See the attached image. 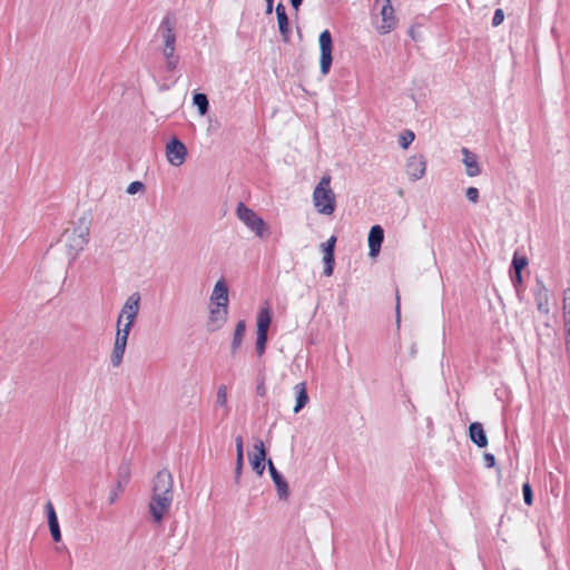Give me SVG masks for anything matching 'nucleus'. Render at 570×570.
I'll return each instance as SVG.
<instances>
[{"mask_svg":"<svg viewBox=\"0 0 570 570\" xmlns=\"http://www.w3.org/2000/svg\"><path fill=\"white\" fill-rule=\"evenodd\" d=\"M469 435L471 441L479 448H485L488 445V438L481 423H471L469 428Z\"/></svg>","mask_w":570,"mask_h":570,"instance_id":"23","label":"nucleus"},{"mask_svg":"<svg viewBox=\"0 0 570 570\" xmlns=\"http://www.w3.org/2000/svg\"><path fill=\"white\" fill-rule=\"evenodd\" d=\"M266 1V13L267 14H271L272 11H273V3H274V0H265Z\"/></svg>","mask_w":570,"mask_h":570,"instance_id":"44","label":"nucleus"},{"mask_svg":"<svg viewBox=\"0 0 570 570\" xmlns=\"http://www.w3.org/2000/svg\"><path fill=\"white\" fill-rule=\"evenodd\" d=\"M266 343H267V336L266 335H257V338H256V352H257V354L259 356L264 354L265 347H266Z\"/></svg>","mask_w":570,"mask_h":570,"instance_id":"35","label":"nucleus"},{"mask_svg":"<svg viewBox=\"0 0 570 570\" xmlns=\"http://www.w3.org/2000/svg\"><path fill=\"white\" fill-rule=\"evenodd\" d=\"M176 17L170 12L166 13L156 32V38L161 41V47L176 46Z\"/></svg>","mask_w":570,"mask_h":570,"instance_id":"6","label":"nucleus"},{"mask_svg":"<svg viewBox=\"0 0 570 570\" xmlns=\"http://www.w3.org/2000/svg\"><path fill=\"white\" fill-rule=\"evenodd\" d=\"M276 17L278 22V29L283 37V40L287 42L289 40L291 30L288 24V18L284 4L278 3L276 7Z\"/></svg>","mask_w":570,"mask_h":570,"instance_id":"21","label":"nucleus"},{"mask_svg":"<svg viewBox=\"0 0 570 570\" xmlns=\"http://www.w3.org/2000/svg\"><path fill=\"white\" fill-rule=\"evenodd\" d=\"M216 405L223 409V416H227L229 407L227 404V389L225 385H220L217 390Z\"/></svg>","mask_w":570,"mask_h":570,"instance_id":"28","label":"nucleus"},{"mask_svg":"<svg viewBox=\"0 0 570 570\" xmlns=\"http://www.w3.org/2000/svg\"><path fill=\"white\" fill-rule=\"evenodd\" d=\"M321 58H320V67L322 75H327L332 65V50H333V41L332 36L328 30H324L321 32L318 38Z\"/></svg>","mask_w":570,"mask_h":570,"instance_id":"7","label":"nucleus"},{"mask_svg":"<svg viewBox=\"0 0 570 570\" xmlns=\"http://www.w3.org/2000/svg\"><path fill=\"white\" fill-rule=\"evenodd\" d=\"M236 215L257 237L265 238L268 236L269 228L267 224L243 203L237 205Z\"/></svg>","mask_w":570,"mask_h":570,"instance_id":"3","label":"nucleus"},{"mask_svg":"<svg viewBox=\"0 0 570 570\" xmlns=\"http://www.w3.org/2000/svg\"><path fill=\"white\" fill-rule=\"evenodd\" d=\"M141 296L138 292L130 294L124 303L117 318V326L131 330L140 309Z\"/></svg>","mask_w":570,"mask_h":570,"instance_id":"4","label":"nucleus"},{"mask_svg":"<svg viewBox=\"0 0 570 570\" xmlns=\"http://www.w3.org/2000/svg\"><path fill=\"white\" fill-rule=\"evenodd\" d=\"M504 20V12L502 9H497L494 11V16H493V19H492V26L493 27H498L500 26Z\"/></svg>","mask_w":570,"mask_h":570,"instance_id":"38","label":"nucleus"},{"mask_svg":"<svg viewBox=\"0 0 570 570\" xmlns=\"http://www.w3.org/2000/svg\"><path fill=\"white\" fill-rule=\"evenodd\" d=\"M469 202L476 204L479 202V189L476 187H469L465 191Z\"/></svg>","mask_w":570,"mask_h":570,"instance_id":"37","label":"nucleus"},{"mask_svg":"<svg viewBox=\"0 0 570 570\" xmlns=\"http://www.w3.org/2000/svg\"><path fill=\"white\" fill-rule=\"evenodd\" d=\"M335 244H336L335 236H331L325 243H322L320 245V248L323 253V256L334 254Z\"/></svg>","mask_w":570,"mask_h":570,"instance_id":"33","label":"nucleus"},{"mask_svg":"<svg viewBox=\"0 0 570 570\" xmlns=\"http://www.w3.org/2000/svg\"><path fill=\"white\" fill-rule=\"evenodd\" d=\"M303 0H291V4L295 10H298Z\"/></svg>","mask_w":570,"mask_h":570,"instance_id":"45","label":"nucleus"},{"mask_svg":"<svg viewBox=\"0 0 570 570\" xmlns=\"http://www.w3.org/2000/svg\"><path fill=\"white\" fill-rule=\"evenodd\" d=\"M129 474H130L129 466L122 465L119 470L117 484H116L115 489H112L109 493V497H108L109 504H114L118 500L119 494L122 493L125 485L127 484V482L129 480Z\"/></svg>","mask_w":570,"mask_h":570,"instance_id":"16","label":"nucleus"},{"mask_svg":"<svg viewBox=\"0 0 570 570\" xmlns=\"http://www.w3.org/2000/svg\"><path fill=\"white\" fill-rule=\"evenodd\" d=\"M528 265V259L524 256H518L515 253L512 261V266L515 272H521Z\"/></svg>","mask_w":570,"mask_h":570,"instance_id":"34","label":"nucleus"},{"mask_svg":"<svg viewBox=\"0 0 570 570\" xmlns=\"http://www.w3.org/2000/svg\"><path fill=\"white\" fill-rule=\"evenodd\" d=\"M142 188H144V184L142 183H140V181H132L127 187V193L129 195H134V194L138 193L139 190H141Z\"/></svg>","mask_w":570,"mask_h":570,"instance_id":"41","label":"nucleus"},{"mask_svg":"<svg viewBox=\"0 0 570 570\" xmlns=\"http://www.w3.org/2000/svg\"><path fill=\"white\" fill-rule=\"evenodd\" d=\"M384 239L383 228L379 225H375L371 228L368 234V247H370V256L376 257L380 253V248L382 242Z\"/></svg>","mask_w":570,"mask_h":570,"instance_id":"17","label":"nucleus"},{"mask_svg":"<svg viewBox=\"0 0 570 570\" xmlns=\"http://www.w3.org/2000/svg\"><path fill=\"white\" fill-rule=\"evenodd\" d=\"M187 157L186 146L177 138H173L166 145V158L171 166L179 167Z\"/></svg>","mask_w":570,"mask_h":570,"instance_id":"11","label":"nucleus"},{"mask_svg":"<svg viewBox=\"0 0 570 570\" xmlns=\"http://www.w3.org/2000/svg\"><path fill=\"white\" fill-rule=\"evenodd\" d=\"M428 161L423 155H412L406 159L405 173L410 181L422 179L426 173Z\"/></svg>","mask_w":570,"mask_h":570,"instance_id":"10","label":"nucleus"},{"mask_svg":"<svg viewBox=\"0 0 570 570\" xmlns=\"http://www.w3.org/2000/svg\"><path fill=\"white\" fill-rule=\"evenodd\" d=\"M323 263H324V272H323L324 275L327 277L332 276L333 271H334V264H335L334 254L324 255Z\"/></svg>","mask_w":570,"mask_h":570,"instance_id":"32","label":"nucleus"},{"mask_svg":"<svg viewBox=\"0 0 570 570\" xmlns=\"http://www.w3.org/2000/svg\"><path fill=\"white\" fill-rule=\"evenodd\" d=\"M174 493H153L151 501L149 504V511L156 522H161L164 515L168 512Z\"/></svg>","mask_w":570,"mask_h":570,"instance_id":"9","label":"nucleus"},{"mask_svg":"<svg viewBox=\"0 0 570 570\" xmlns=\"http://www.w3.org/2000/svg\"><path fill=\"white\" fill-rule=\"evenodd\" d=\"M130 331L131 330L117 326L115 344L110 354V362L114 367L120 366L122 362Z\"/></svg>","mask_w":570,"mask_h":570,"instance_id":"8","label":"nucleus"},{"mask_svg":"<svg viewBox=\"0 0 570 570\" xmlns=\"http://www.w3.org/2000/svg\"><path fill=\"white\" fill-rule=\"evenodd\" d=\"M415 136L412 130H405L400 135L399 144L403 149H406L414 140Z\"/></svg>","mask_w":570,"mask_h":570,"instance_id":"31","label":"nucleus"},{"mask_svg":"<svg viewBox=\"0 0 570 570\" xmlns=\"http://www.w3.org/2000/svg\"><path fill=\"white\" fill-rule=\"evenodd\" d=\"M89 233V223L86 218H80L75 227L66 229L63 233L65 246L72 258L77 257L88 243Z\"/></svg>","mask_w":570,"mask_h":570,"instance_id":"2","label":"nucleus"},{"mask_svg":"<svg viewBox=\"0 0 570 570\" xmlns=\"http://www.w3.org/2000/svg\"><path fill=\"white\" fill-rule=\"evenodd\" d=\"M246 332V323L244 320L238 321L236 324V328L234 331L233 342H232V354H235L238 348L242 346L244 336Z\"/></svg>","mask_w":570,"mask_h":570,"instance_id":"26","label":"nucleus"},{"mask_svg":"<svg viewBox=\"0 0 570 570\" xmlns=\"http://www.w3.org/2000/svg\"><path fill=\"white\" fill-rule=\"evenodd\" d=\"M210 305L228 306V287L224 279L216 282L210 294Z\"/></svg>","mask_w":570,"mask_h":570,"instance_id":"15","label":"nucleus"},{"mask_svg":"<svg viewBox=\"0 0 570 570\" xmlns=\"http://www.w3.org/2000/svg\"><path fill=\"white\" fill-rule=\"evenodd\" d=\"M566 326H570V288L564 289L562 301Z\"/></svg>","mask_w":570,"mask_h":570,"instance_id":"30","label":"nucleus"},{"mask_svg":"<svg viewBox=\"0 0 570 570\" xmlns=\"http://www.w3.org/2000/svg\"><path fill=\"white\" fill-rule=\"evenodd\" d=\"M512 282L515 287L522 284L521 272H515V276L512 278Z\"/></svg>","mask_w":570,"mask_h":570,"instance_id":"43","label":"nucleus"},{"mask_svg":"<svg viewBox=\"0 0 570 570\" xmlns=\"http://www.w3.org/2000/svg\"><path fill=\"white\" fill-rule=\"evenodd\" d=\"M194 104L197 106L198 111L202 116L206 115L208 111L209 102L204 94H195L193 97Z\"/></svg>","mask_w":570,"mask_h":570,"instance_id":"29","label":"nucleus"},{"mask_svg":"<svg viewBox=\"0 0 570 570\" xmlns=\"http://www.w3.org/2000/svg\"><path fill=\"white\" fill-rule=\"evenodd\" d=\"M249 463L252 469L258 474L262 475L265 470V459L266 452L264 448L263 441H257L254 445V452L248 454Z\"/></svg>","mask_w":570,"mask_h":570,"instance_id":"13","label":"nucleus"},{"mask_svg":"<svg viewBox=\"0 0 570 570\" xmlns=\"http://www.w3.org/2000/svg\"><path fill=\"white\" fill-rule=\"evenodd\" d=\"M523 498L527 505H531L533 502L532 489L530 484L527 482L522 487Z\"/></svg>","mask_w":570,"mask_h":570,"instance_id":"36","label":"nucleus"},{"mask_svg":"<svg viewBox=\"0 0 570 570\" xmlns=\"http://www.w3.org/2000/svg\"><path fill=\"white\" fill-rule=\"evenodd\" d=\"M160 50L165 58L167 69L170 71L176 69L179 62V57L175 53L176 46L161 47Z\"/></svg>","mask_w":570,"mask_h":570,"instance_id":"27","label":"nucleus"},{"mask_svg":"<svg viewBox=\"0 0 570 570\" xmlns=\"http://www.w3.org/2000/svg\"><path fill=\"white\" fill-rule=\"evenodd\" d=\"M483 461L487 468H493L495 465V458L491 453H485L483 455Z\"/></svg>","mask_w":570,"mask_h":570,"instance_id":"42","label":"nucleus"},{"mask_svg":"<svg viewBox=\"0 0 570 570\" xmlns=\"http://www.w3.org/2000/svg\"><path fill=\"white\" fill-rule=\"evenodd\" d=\"M375 7H381V23L376 26V30L381 35L390 33L397 26L399 19L392 6V0H375Z\"/></svg>","mask_w":570,"mask_h":570,"instance_id":"5","label":"nucleus"},{"mask_svg":"<svg viewBox=\"0 0 570 570\" xmlns=\"http://www.w3.org/2000/svg\"><path fill=\"white\" fill-rule=\"evenodd\" d=\"M235 445H236V458H244V443H243V438L240 435L236 436Z\"/></svg>","mask_w":570,"mask_h":570,"instance_id":"40","label":"nucleus"},{"mask_svg":"<svg viewBox=\"0 0 570 570\" xmlns=\"http://www.w3.org/2000/svg\"><path fill=\"white\" fill-rule=\"evenodd\" d=\"M535 302L538 309L544 314L549 313V294L548 289L544 286V284L540 281L537 282V289H535Z\"/></svg>","mask_w":570,"mask_h":570,"instance_id":"24","label":"nucleus"},{"mask_svg":"<svg viewBox=\"0 0 570 570\" xmlns=\"http://www.w3.org/2000/svg\"><path fill=\"white\" fill-rule=\"evenodd\" d=\"M331 176L324 175L313 191V204L323 215H332L335 210L336 197L331 188Z\"/></svg>","mask_w":570,"mask_h":570,"instance_id":"1","label":"nucleus"},{"mask_svg":"<svg viewBox=\"0 0 570 570\" xmlns=\"http://www.w3.org/2000/svg\"><path fill=\"white\" fill-rule=\"evenodd\" d=\"M153 493H173V476L168 470H161L157 473L154 481Z\"/></svg>","mask_w":570,"mask_h":570,"instance_id":"14","label":"nucleus"},{"mask_svg":"<svg viewBox=\"0 0 570 570\" xmlns=\"http://www.w3.org/2000/svg\"><path fill=\"white\" fill-rule=\"evenodd\" d=\"M272 322V315L268 304L261 307L257 315V335H266Z\"/></svg>","mask_w":570,"mask_h":570,"instance_id":"22","label":"nucleus"},{"mask_svg":"<svg viewBox=\"0 0 570 570\" xmlns=\"http://www.w3.org/2000/svg\"><path fill=\"white\" fill-rule=\"evenodd\" d=\"M268 470L271 473V476L273 479V482L276 487L278 497L281 499H287L288 497V484L282 476V474L276 470L275 465L273 464L272 460H268Z\"/></svg>","mask_w":570,"mask_h":570,"instance_id":"18","label":"nucleus"},{"mask_svg":"<svg viewBox=\"0 0 570 570\" xmlns=\"http://www.w3.org/2000/svg\"><path fill=\"white\" fill-rule=\"evenodd\" d=\"M463 155V164L465 166V173L469 177H475L480 175L481 169L478 164V156L470 151L468 148L463 147L461 150Z\"/></svg>","mask_w":570,"mask_h":570,"instance_id":"19","label":"nucleus"},{"mask_svg":"<svg viewBox=\"0 0 570 570\" xmlns=\"http://www.w3.org/2000/svg\"><path fill=\"white\" fill-rule=\"evenodd\" d=\"M209 314L210 315L207 326L210 332H215L219 330L227 321L228 306L210 305Z\"/></svg>","mask_w":570,"mask_h":570,"instance_id":"12","label":"nucleus"},{"mask_svg":"<svg viewBox=\"0 0 570 570\" xmlns=\"http://www.w3.org/2000/svg\"><path fill=\"white\" fill-rule=\"evenodd\" d=\"M244 466V458H236L235 482L238 483Z\"/></svg>","mask_w":570,"mask_h":570,"instance_id":"39","label":"nucleus"},{"mask_svg":"<svg viewBox=\"0 0 570 570\" xmlns=\"http://www.w3.org/2000/svg\"><path fill=\"white\" fill-rule=\"evenodd\" d=\"M46 511H47L48 524H49V530H50L51 537L55 542H59V541H61V532H60L58 518H57L55 508L50 501L47 502V504H46Z\"/></svg>","mask_w":570,"mask_h":570,"instance_id":"20","label":"nucleus"},{"mask_svg":"<svg viewBox=\"0 0 570 570\" xmlns=\"http://www.w3.org/2000/svg\"><path fill=\"white\" fill-rule=\"evenodd\" d=\"M294 391L296 393V404L294 406V412L298 413L308 402L306 384L304 382L296 384L294 386Z\"/></svg>","mask_w":570,"mask_h":570,"instance_id":"25","label":"nucleus"}]
</instances>
